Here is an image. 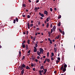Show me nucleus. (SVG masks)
I'll list each match as a JSON object with an SVG mask.
<instances>
[{"label":"nucleus","instance_id":"nucleus-1","mask_svg":"<svg viewBox=\"0 0 75 75\" xmlns=\"http://www.w3.org/2000/svg\"><path fill=\"white\" fill-rule=\"evenodd\" d=\"M27 25H28V29H30V27L33 26V24H31L30 25V23L28 22V23H27Z\"/></svg>","mask_w":75,"mask_h":75},{"label":"nucleus","instance_id":"nucleus-2","mask_svg":"<svg viewBox=\"0 0 75 75\" xmlns=\"http://www.w3.org/2000/svg\"><path fill=\"white\" fill-rule=\"evenodd\" d=\"M26 66L25 64H22L21 65V69H23L24 68H25Z\"/></svg>","mask_w":75,"mask_h":75},{"label":"nucleus","instance_id":"nucleus-3","mask_svg":"<svg viewBox=\"0 0 75 75\" xmlns=\"http://www.w3.org/2000/svg\"><path fill=\"white\" fill-rule=\"evenodd\" d=\"M39 51L40 52H41V53H43L44 50H43V49H42V48H40Z\"/></svg>","mask_w":75,"mask_h":75},{"label":"nucleus","instance_id":"nucleus-4","mask_svg":"<svg viewBox=\"0 0 75 75\" xmlns=\"http://www.w3.org/2000/svg\"><path fill=\"white\" fill-rule=\"evenodd\" d=\"M48 12L47 11H44V14H46V16H48Z\"/></svg>","mask_w":75,"mask_h":75},{"label":"nucleus","instance_id":"nucleus-5","mask_svg":"<svg viewBox=\"0 0 75 75\" xmlns=\"http://www.w3.org/2000/svg\"><path fill=\"white\" fill-rule=\"evenodd\" d=\"M39 14L40 16H41L42 17H44V14L41 13L40 12L39 13Z\"/></svg>","mask_w":75,"mask_h":75},{"label":"nucleus","instance_id":"nucleus-6","mask_svg":"<svg viewBox=\"0 0 75 75\" xmlns=\"http://www.w3.org/2000/svg\"><path fill=\"white\" fill-rule=\"evenodd\" d=\"M52 29H53V31H55V29H56V27L55 26H54L53 27Z\"/></svg>","mask_w":75,"mask_h":75},{"label":"nucleus","instance_id":"nucleus-7","mask_svg":"<svg viewBox=\"0 0 75 75\" xmlns=\"http://www.w3.org/2000/svg\"><path fill=\"white\" fill-rule=\"evenodd\" d=\"M49 20H50V16H49V17L47 18V19H46L47 22H48V21H49Z\"/></svg>","mask_w":75,"mask_h":75},{"label":"nucleus","instance_id":"nucleus-8","mask_svg":"<svg viewBox=\"0 0 75 75\" xmlns=\"http://www.w3.org/2000/svg\"><path fill=\"white\" fill-rule=\"evenodd\" d=\"M48 40L50 42V44H52V40H51V39L48 38Z\"/></svg>","mask_w":75,"mask_h":75},{"label":"nucleus","instance_id":"nucleus-9","mask_svg":"<svg viewBox=\"0 0 75 75\" xmlns=\"http://www.w3.org/2000/svg\"><path fill=\"white\" fill-rule=\"evenodd\" d=\"M24 73V69H23L21 71V74L22 75H23Z\"/></svg>","mask_w":75,"mask_h":75},{"label":"nucleus","instance_id":"nucleus-10","mask_svg":"<svg viewBox=\"0 0 75 75\" xmlns=\"http://www.w3.org/2000/svg\"><path fill=\"white\" fill-rule=\"evenodd\" d=\"M38 10V8L37 7H35V12H37V11Z\"/></svg>","mask_w":75,"mask_h":75},{"label":"nucleus","instance_id":"nucleus-11","mask_svg":"<svg viewBox=\"0 0 75 75\" xmlns=\"http://www.w3.org/2000/svg\"><path fill=\"white\" fill-rule=\"evenodd\" d=\"M25 68L26 69H30V68L28 66H27L26 67H25Z\"/></svg>","mask_w":75,"mask_h":75},{"label":"nucleus","instance_id":"nucleus-12","mask_svg":"<svg viewBox=\"0 0 75 75\" xmlns=\"http://www.w3.org/2000/svg\"><path fill=\"white\" fill-rule=\"evenodd\" d=\"M26 50H27L28 49V45H26Z\"/></svg>","mask_w":75,"mask_h":75},{"label":"nucleus","instance_id":"nucleus-13","mask_svg":"<svg viewBox=\"0 0 75 75\" xmlns=\"http://www.w3.org/2000/svg\"><path fill=\"white\" fill-rule=\"evenodd\" d=\"M62 71L63 72H65V71H66V68H63V69H62Z\"/></svg>","mask_w":75,"mask_h":75},{"label":"nucleus","instance_id":"nucleus-14","mask_svg":"<svg viewBox=\"0 0 75 75\" xmlns=\"http://www.w3.org/2000/svg\"><path fill=\"white\" fill-rule=\"evenodd\" d=\"M37 54L39 56H40V54L39 53V51H38L37 52Z\"/></svg>","mask_w":75,"mask_h":75},{"label":"nucleus","instance_id":"nucleus-15","mask_svg":"<svg viewBox=\"0 0 75 75\" xmlns=\"http://www.w3.org/2000/svg\"><path fill=\"white\" fill-rule=\"evenodd\" d=\"M67 67V65L66 64H65L64 65V68H66Z\"/></svg>","mask_w":75,"mask_h":75},{"label":"nucleus","instance_id":"nucleus-16","mask_svg":"<svg viewBox=\"0 0 75 75\" xmlns=\"http://www.w3.org/2000/svg\"><path fill=\"white\" fill-rule=\"evenodd\" d=\"M37 51V49H34V52H36Z\"/></svg>","mask_w":75,"mask_h":75},{"label":"nucleus","instance_id":"nucleus-17","mask_svg":"<svg viewBox=\"0 0 75 75\" xmlns=\"http://www.w3.org/2000/svg\"><path fill=\"white\" fill-rule=\"evenodd\" d=\"M44 67L43 66H42L40 67V69L41 70V69H42V68H44Z\"/></svg>","mask_w":75,"mask_h":75},{"label":"nucleus","instance_id":"nucleus-18","mask_svg":"<svg viewBox=\"0 0 75 75\" xmlns=\"http://www.w3.org/2000/svg\"><path fill=\"white\" fill-rule=\"evenodd\" d=\"M22 45L23 48H24L25 47V44H22Z\"/></svg>","mask_w":75,"mask_h":75},{"label":"nucleus","instance_id":"nucleus-19","mask_svg":"<svg viewBox=\"0 0 75 75\" xmlns=\"http://www.w3.org/2000/svg\"><path fill=\"white\" fill-rule=\"evenodd\" d=\"M22 6H23L24 7H26V5L25 4H24L22 5Z\"/></svg>","mask_w":75,"mask_h":75},{"label":"nucleus","instance_id":"nucleus-20","mask_svg":"<svg viewBox=\"0 0 75 75\" xmlns=\"http://www.w3.org/2000/svg\"><path fill=\"white\" fill-rule=\"evenodd\" d=\"M49 27V23H47L46 25V27L47 28H48Z\"/></svg>","mask_w":75,"mask_h":75},{"label":"nucleus","instance_id":"nucleus-21","mask_svg":"<svg viewBox=\"0 0 75 75\" xmlns=\"http://www.w3.org/2000/svg\"><path fill=\"white\" fill-rule=\"evenodd\" d=\"M58 26H61V22H59L58 25Z\"/></svg>","mask_w":75,"mask_h":75},{"label":"nucleus","instance_id":"nucleus-22","mask_svg":"<svg viewBox=\"0 0 75 75\" xmlns=\"http://www.w3.org/2000/svg\"><path fill=\"white\" fill-rule=\"evenodd\" d=\"M61 70H62L63 69H64V67L63 65H62V67H60Z\"/></svg>","mask_w":75,"mask_h":75},{"label":"nucleus","instance_id":"nucleus-23","mask_svg":"<svg viewBox=\"0 0 75 75\" xmlns=\"http://www.w3.org/2000/svg\"><path fill=\"white\" fill-rule=\"evenodd\" d=\"M16 22H18V19L17 18H16Z\"/></svg>","mask_w":75,"mask_h":75},{"label":"nucleus","instance_id":"nucleus-24","mask_svg":"<svg viewBox=\"0 0 75 75\" xmlns=\"http://www.w3.org/2000/svg\"><path fill=\"white\" fill-rule=\"evenodd\" d=\"M57 48L54 47V52H56L57 51Z\"/></svg>","mask_w":75,"mask_h":75},{"label":"nucleus","instance_id":"nucleus-25","mask_svg":"<svg viewBox=\"0 0 75 75\" xmlns=\"http://www.w3.org/2000/svg\"><path fill=\"white\" fill-rule=\"evenodd\" d=\"M30 40L28 39L27 41L28 44H30Z\"/></svg>","mask_w":75,"mask_h":75},{"label":"nucleus","instance_id":"nucleus-26","mask_svg":"<svg viewBox=\"0 0 75 75\" xmlns=\"http://www.w3.org/2000/svg\"><path fill=\"white\" fill-rule=\"evenodd\" d=\"M25 59V56H23V57L22 59V60H23V59Z\"/></svg>","mask_w":75,"mask_h":75},{"label":"nucleus","instance_id":"nucleus-27","mask_svg":"<svg viewBox=\"0 0 75 75\" xmlns=\"http://www.w3.org/2000/svg\"><path fill=\"white\" fill-rule=\"evenodd\" d=\"M51 55H52V57H53V56H54V53H53V52H52Z\"/></svg>","mask_w":75,"mask_h":75},{"label":"nucleus","instance_id":"nucleus-28","mask_svg":"<svg viewBox=\"0 0 75 75\" xmlns=\"http://www.w3.org/2000/svg\"><path fill=\"white\" fill-rule=\"evenodd\" d=\"M25 40H24L22 44H25Z\"/></svg>","mask_w":75,"mask_h":75},{"label":"nucleus","instance_id":"nucleus-29","mask_svg":"<svg viewBox=\"0 0 75 75\" xmlns=\"http://www.w3.org/2000/svg\"><path fill=\"white\" fill-rule=\"evenodd\" d=\"M61 18V15H60L59 16V17H58V18L59 19Z\"/></svg>","mask_w":75,"mask_h":75},{"label":"nucleus","instance_id":"nucleus-30","mask_svg":"<svg viewBox=\"0 0 75 75\" xmlns=\"http://www.w3.org/2000/svg\"><path fill=\"white\" fill-rule=\"evenodd\" d=\"M21 66H19L18 68H20V70H23V69H21Z\"/></svg>","mask_w":75,"mask_h":75},{"label":"nucleus","instance_id":"nucleus-31","mask_svg":"<svg viewBox=\"0 0 75 75\" xmlns=\"http://www.w3.org/2000/svg\"><path fill=\"white\" fill-rule=\"evenodd\" d=\"M58 62H59V60H57L56 63L57 64H58Z\"/></svg>","mask_w":75,"mask_h":75},{"label":"nucleus","instance_id":"nucleus-32","mask_svg":"<svg viewBox=\"0 0 75 75\" xmlns=\"http://www.w3.org/2000/svg\"><path fill=\"white\" fill-rule=\"evenodd\" d=\"M16 20L14 19L13 21V23L14 24H15L16 23Z\"/></svg>","mask_w":75,"mask_h":75},{"label":"nucleus","instance_id":"nucleus-33","mask_svg":"<svg viewBox=\"0 0 75 75\" xmlns=\"http://www.w3.org/2000/svg\"><path fill=\"white\" fill-rule=\"evenodd\" d=\"M47 61L48 62H50V59H47Z\"/></svg>","mask_w":75,"mask_h":75},{"label":"nucleus","instance_id":"nucleus-34","mask_svg":"<svg viewBox=\"0 0 75 75\" xmlns=\"http://www.w3.org/2000/svg\"><path fill=\"white\" fill-rule=\"evenodd\" d=\"M30 52H31V50H29L28 52V54H29V53H30Z\"/></svg>","mask_w":75,"mask_h":75},{"label":"nucleus","instance_id":"nucleus-35","mask_svg":"<svg viewBox=\"0 0 75 75\" xmlns=\"http://www.w3.org/2000/svg\"><path fill=\"white\" fill-rule=\"evenodd\" d=\"M57 59L59 61H60V60L61 59L60 58V57H58L57 58Z\"/></svg>","mask_w":75,"mask_h":75},{"label":"nucleus","instance_id":"nucleus-36","mask_svg":"<svg viewBox=\"0 0 75 75\" xmlns=\"http://www.w3.org/2000/svg\"><path fill=\"white\" fill-rule=\"evenodd\" d=\"M35 62H38V59H35Z\"/></svg>","mask_w":75,"mask_h":75},{"label":"nucleus","instance_id":"nucleus-37","mask_svg":"<svg viewBox=\"0 0 75 75\" xmlns=\"http://www.w3.org/2000/svg\"><path fill=\"white\" fill-rule=\"evenodd\" d=\"M30 16L29 15H28L27 16V18H30Z\"/></svg>","mask_w":75,"mask_h":75},{"label":"nucleus","instance_id":"nucleus-38","mask_svg":"<svg viewBox=\"0 0 75 75\" xmlns=\"http://www.w3.org/2000/svg\"><path fill=\"white\" fill-rule=\"evenodd\" d=\"M44 71H45V72H47V69H45Z\"/></svg>","mask_w":75,"mask_h":75},{"label":"nucleus","instance_id":"nucleus-39","mask_svg":"<svg viewBox=\"0 0 75 75\" xmlns=\"http://www.w3.org/2000/svg\"><path fill=\"white\" fill-rule=\"evenodd\" d=\"M47 57H48L49 56V52H48L47 53Z\"/></svg>","mask_w":75,"mask_h":75},{"label":"nucleus","instance_id":"nucleus-40","mask_svg":"<svg viewBox=\"0 0 75 75\" xmlns=\"http://www.w3.org/2000/svg\"><path fill=\"white\" fill-rule=\"evenodd\" d=\"M31 67H34V64H33V63H32L31 64Z\"/></svg>","mask_w":75,"mask_h":75},{"label":"nucleus","instance_id":"nucleus-41","mask_svg":"<svg viewBox=\"0 0 75 75\" xmlns=\"http://www.w3.org/2000/svg\"><path fill=\"white\" fill-rule=\"evenodd\" d=\"M52 27H53L52 24H50V27H51V28H52Z\"/></svg>","mask_w":75,"mask_h":75},{"label":"nucleus","instance_id":"nucleus-42","mask_svg":"<svg viewBox=\"0 0 75 75\" xmlns=\"http://www.w3.org/2000/svg\"><path fill=\"white\" fill-rule=\"evenodd\" d=\"M35 58L34 57L33 58V59H32V60H33V61H35Z\"/></svg>","mask_w":75,"mask_h":75},{"label":"nucleus","instance_id":"nucleus-43","mask_svg":"<svg viewBox=\"0 0 75 75\" xmlns=\"http://www.w3.org/2000/svg\"><path fill=\"white\" fill-rule=\"evenodd\" d=\"M26 35H28V31H27Z\"/></svg>","mask_w":75,"mask_h":75},{"label":"nucleus","instance_id":"nucleus-44","mask_svg":"<svg viewBox=\"0 0 75 75\" xmlns=\"http://www.w3.org/2000/svg\"><path fill=\"white\" fill-rule=\"evenodd\" d=\"M33 71H35V68H33Z\"/></svg>","mask_w":75,"mask_h":75},{"label":"nucleus","instance_id":"nucleus-45","mask_svg":"<svg viewBox=\"0 0 75 75\" xmlns=\"http://www.w3.org/2000/svg\"><path fill=\"white\" fill-rule=\"evenodd\" d=\"M39 74H41L42 73V72L41 71V70H40L39 71Z\"/></svg>","mask_w":75,"mask_h":75},{"label":"nucleus","instance_id":"nucleus-46","mask_svg":"<svg viewBox=\"0 0 75 75\" xmlns=\"http://www.w3.org/2000/svg\"><path fill=\"white\" fill-rule=\"evenodd\" d=\"M59 37H60V36L59 35L57 36V39H58L59 38Z\"/></svg>","mask_w":75,"mask_h":75},{"label":"nucleus","instance_id":"nucleus-47","mask_svg":"<svg viewBox=\"0 0 75 75\" xmlns=\"http://www.w3.org/2000/svg\"><path fill=\"white\" fill-rule=\"evenodd\" d=\"M62 34L63 35H64L65 34V32L64 31H63Z\"/></svg>","mask_w":75,"mask_h":75},{"label":"nucleus","instance_id":"nucleus-48","mask_svg":"<svg viewBox=\"0 0 75 75\" xmlns=\"http://www.w3.org/2000/svg\"><path fill=\"white\" fill-rule=\"evenodd\" d=\"M50 10L51 11H52V8H50Z\"/></svg>","mask_w":75,"mask_h":75},{"label":"nucleus","instance_id":"nucleus-49","mask_svg":"<svg viewBox=\"0 0 75 75\" xmlns=\"http://www.w3.org/2000/svg\"><path fill=\"white\" fill-rule=\"evenodd\" d=\"M36 29L37 30H38V31L40 30V28H36Z\"/></svg>","mask_w":75,"mask_h":75},{"label":"nucleus","instance_id":"nucleus-50","mask_svg":"<svg viewBox=\"0 0 75 75\" xmlns=\"http://www.w3.org/2000/svg\"><path fill=\"white\" fill-rule=\"evenodd\" d=\"M39 2V0H37L36 1V3H38Z\"/></svg>","mask_w":75,"mask_h":75},{"label":"nucleus","instance_id":"nucleus-51","mask_svg":"<svg viewBox=\"0 0 75 75\" xmlns=\"http://www.w3.org/2000/svg\"><path fill=\"white\" fill-rule=\"evenodd\" d=\"M51 59L53 61L54 60V58H51Z\"/></svg>","mask_w":75,"mask_h":75},{"label":"nucleus","instance_id":"nucleus-52","mask_svg":"<svg viewBox=\"0 0 75 75\" xmlns=\"http://www.w3.org/2000/svg\"><path fill=\"white\" fill-rule=\"evenodd\" d=\"M19 54H21V51L19 52Z\"/></svg>","mask_w":75,"mask_h":75},{"label":"nucleus","instance_id":"nucleus-53","mask_svg":"<svg viewBox=\"0 0 75 75\" xmlns=\"http://www.w3.org/2000/svg\"><path fill=\"white\" fill-rule=\"evenodd\" d=\"M40 23H41V22H39L38 23V25H40Z\"/></svg>","mask_w":75,"mask_h":75},{"label":"nucleus","instance_id":"nucleus-54","mask_svg":"<svg viewBox=\"0 0 75 75\" xmlns=\"http://www.w3.org/2000/svg\"><path fill=\"white\" fill-rule=\"evenodd\" d=\"M33 41H35V38H33Z\"/></svg>","mask_w":75,"mask_h":75},{"label":"nucleus","instance_id":"nucleus-55","mask_svg":"<svg viewBox=\"0 0 75 75\" xmlns=\"http://www.w3.org/2000/svg\"><path fill=\"white\" fill-rule=\"evenodd\" d=\"M54 9V10H55V11H57V10L56 8H55Z\"/></svg>","mask_w":75,"mask_h":75},{"label":"nucleus","instance_id":"nucleus-56","mask_svg":"<svg viewBox=\"0 0 75 75\" xmlns=\"http://www.w3.org/2000/svg\"><path fill=\"white\" fill-rule=\"evenodd\" d=\"M34 57V56L33 55H32V56H31V58H32V59L33 58V57Z\"/></svg>","mask_w":75,"mask_h":75},{"label":"nucleus","instance_id":"nucleus-57","mask_svg":"<svg viewBox=\"0 0 75 75\" xmlns=\"http://www.w3.org/2000/svg\"><path fill=\"white\" fill-rule=\"evenodd\" d=\"M40 57H39V56H38L37 57V59H40Z\"/></svg>","mask_w":75,"mask_h":75},{"label":"nucleus","instance_id":"nucleus-58","mask_svg":"<svg viewBox=\"0 0 75 75\" xmlns=\"http://www.w3.org/2000/svg\"><path fill=\"white\" fill-rule=\"evenodd\" d=\"M59 31H60V33H62V31L61 30H59Z\"/></svg>","mask_w":75,"mask_h":75},{"label":"nucleus","instance_id":"nucleus-59","mask_svg":"<svg viewBox=\"0 0 75 75\" xmlns=\"http://www.w3.org/2000/svg\"><path fill=\"white\" fill-rule=\"evenodd\" d=\"M22 17H25V15H22Z\"/></svg>","mask_w":75,"mask_h":75},{"label":"nucleus","instance_id":"nucleus-60","mask_svg":"<svg viewBox=\"0 0 75 75\" xmlns=\"http://www.w3.org/2000/svg\"><path fill=\"white\" fill-rule=\"evenodd\" d=\"M23 34L24 35H25V31H24V32H23Z\"/></svg>","mask_w":75,"mask_h":75},{"label":"nucleus","instance_id":"nucleus-61","mask_svg":"<svg viewBox=\"0 0 75 75\" xmlns=\"http://www.w3.org/2000/svg\"><path fill=\"white\" fill-rule=\"evenodd\" d=\"M28 1L29 2H30V3H31V1H30V0H29Z\"/></svg>","mask_w":75,"mask_h":75},{"label":"nucleus","instance_id":"nucleus-62","mask_svg":"<svg viewBox=\"0 0 75 75\" xmlns=\"http://www.w3.org/2000/svg\"><path fill=\"white\" fill-rule=\"evenodd\" d=\"M54 47H57V44H55V45H54Z\"/></svg>","mask_w":75,"mask_h":75},{"label":"nucleus","instance_id":"nucleus-63","mask_svg":"<svg viewBox=\"0 0 75 75\" xmlns=\"http://www.w3.org/2000/svg\"><path fill=\"white\" fill-rule=\"evenodd\" d=\"M31 23H33V21L32 20L31 22Z\"/></svg>","mask_w":75,"mask_h":75},{"label":"nucleus","instance_id":"nucleus-64","mask_svg":"<svg viewBox=\"0 0 75 75\" xmlns=\"http://www.w3.org/2000/svg\"><path fill=\"white\" fill-rule=\"evenodd\" d=\"M34 49H37V48L36 47H34Z\"/></svg>","mask_w":75,"mask_h":75}]
</instances>
